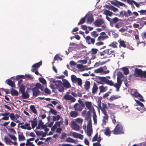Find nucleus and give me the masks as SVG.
<instances>
[{"mask_svg":"<svg viewBox=\"0 0 146 146\" xmlns=\"http://www.w3.org/2000/svg\"><path fill=\"white\" fill-rule=\"evenodd\" d=\"M123 128L122 125L120 124H117L112 132L114 134H118L123 133Z\"/></svg>","mask_w":146,"mask_h":146,"instance_id":"nucleus-1","label":"nucleus"},{"mask_svg":"<svg viewBox=\"0 0 146 146\" xmlns=\"http://www.w3.org/2000/svg\"><path fill=\"white\" fill-rule=\"evenodd\" d=\"M70 94L69 92H67L66 94L63 96V98L66 100H70L71 102H75L76 99L71 95H69Z\"/></svg>","mask_w":146,"mask_h":146,"instance_id":"nucleus-2","label":"nucleus"},{"mask_svg":"<svg viewBox=\"0 0 146 146\" xmlns=\"http://www.w3.org/2000/svg\"><path fill=\"white\" fill-rule=\"evenodd\" d=\"M143 71L141 69H139L137 68H136L135 70L134 76L136 77L140 76L141 77H143Z\"/></svg>","mask_w":146,"mask_h":146,"instance_id":"nucleus-3","label":"nucleus"},{"mask_svg":"<svg viewBox=\"0 0 146 146\" xmlns=\"http://www.w3.org/2000/svg\"><path fill=\"white\" fill-rule=\"evenodd\" d=\"M86 42L88 44H94L95 42V40L91 38L89 36H87L85 38Z\"/></svg>","mask_w":146,"mask_h":146,"instance_id":"nucleus-4","label":"nucleus"},{"mask_svg":"<svg viewBox=\"0 0 146 146\" xmlns=\"http://www.w3.org/2000/svg\"><path fill=\"white\" fill-rule=\"evenodd\" d=\"M110 2L112 5L118 7H119V5L121 6L125 5V4L123 3L118 1L117 0L110 1Z\"/></svg>","mask_w":146,"mask_h":146,"instance_id":"nucleus-5","label":"nucleus"},{"mask_svg":"<svg viewBox=\"0 0 146 146\" xmlns=\"http://www.w3.org/2000/svg\"><path fill=\"white\" fill-rule=\"evenodd\" d=\"M71 127L74 130L76 131H78L80 129V127L74 121L71 122Z\"/></svg>","mask_w":146,"mask_h":146,"instance_id":"nucleus-6","label":"nucleus"},{"mask_svg":"<svg viewBox=\"0 0 146 146\" xmlns=\"http://www.w3.org/2000/svg\"><path fill=\"white\" fill-rule=\"evenodd\" d=\"M94 23L96 27H100L102 24H104V22L103 19H99L96 20Z\"/></svg>","mask_w":146,"mask_h":146,"instance_id":"nucleus-7","label":"nucleus"},{"mask_svg":"<svg viewBox=\"0 0 146 146\" xmlns=\"http://www.w3.org/2000/svg\"><path fill=\"white\" fill-rule=\"evenodd\" d=\"M84 108L78 103L75 104L74 106V108L75 110L77 111H81Z\"/></svg>","mask_w":146,"mask_h":146,"instance_id":"nucleus-8","label":"nucleus"},{"mask_svg":"<svg viewBox=\"0 0 146 146\" xmlns=\"http://www.w3.org/2000/svg\"><path fill=\"white\" fill-rule=\"evenodd\" d=\"M72 135L74 138H79L80 139H82L83 138V135L80 134H78L75 132H72L71 133Z\"/></svg>","mask_w":146,"mask_h":146,"instance_id":"nucleus-9","label":"nucleus"},{"mask_svg":"<svg viewBox=\"0 0 146 146\" xmlns=\"http://www.w3.org/2000/svg\"><path fill=\"white\" fill-rule=\"evenodd\" d=\"M86 18H87V23L89 24H91L94 21L93 17L92 15H86L85 16Z\"/></svg>","mask_w":146,"mask_h":146,"instance_id":"nucleus-10","label":"nucleus"},{"mask_svg":"<svg viewBox=\"0 0 146 146\" xmlns=\"http://www.w3.org/2000/svg\"><path fill=\"white\" fill-rule=\"evenodd\" d=\"M35 139V138L34 137L27 139L25 143L26 146H35V145L33 144L32 142H30V141H33Z\"/></svg>","mask_w":146,"mask_h":146,"instance_id":"nucleus-11","label":"nucleus"},{"mask_svg":"<svg viewBox=\"0 0 146 146\" xmlns=\"http://www.w3.org/2000/svg\"><path fill=\"white\" fill-rule=\"evenodd\" d=\"M32 90L33 92V95L35 97L39 95L40 93L38 89L36 87L33 88Z\"/></svg>","mask_w":146,"mask_h":146,"instance_id":"nucleus-12","label":"nucleus"},{"mask_svg":"<svg viewBox=\"0 0 146 146\" xmlns=\"http://www.w3.org/2000/svg\"><path fill=\"white\" fill-rule=\"evenodd\" d=\"M84 105H85L86 108L89 110V111H91L92 106L91 102L89 101H86L85 102Z\"/></svg>","mask_w":146,"mask_h":146,"instance_id":"nucleus-13","label":"nucleus"},{"mask_svg":"<svg viewBox=\"0 0 146 146\" xmlns=\"http://www.w3.org/2000/svg\"><path fill=\"white\" fill-rule=\"evenodd\" d=\"M98 88L97 84L95 82H94L92 88V93L93 94H95L96 93L98 90Z\"/></svg>","mask_w":146,"mask_h":146,"instance_id":"nucleus-14","label":"nucleus"},{"mask_svg":"<svg viewBox=\"0 0 146 146\" xmlns=\"http://www.w3.org/2000/svg\"><path fill=\"white\" fill-rule=\"evenodd\" d=\"M90 81L86 80L85 82V84L84 85V88L87 92H89L90 88Z\"/></svg>","mask_w":146,"mask_h":146,"instance_id":"nucleus-15","label":"nucleus"},{"mask_svg":"<svg viewBox=\"0 0 146 146\" xmlns=\"http://www.w3.org/2000/svg\"><path fill=\"white\" fill-rule=\"evenodd\" d=\"M29 122H31L32 128L33 129L34 128L37 124L38 121L36 118H34L33 120H31L29 121Z\"/></svg>","mask_w":146,"mask_h":146,"instance_id":"nucleus-16","label":"nucleus"},{"mask_svg":"<svg viewBox=\"0 0 146 146\" xmlns=\"http://www.w3.org/2000/svg\"><path fill=\"white\" fill-rule=\"evenodd\" d=\"M108 108L107 104H106L103 103L102 104V108L100 106V109L102 113H107L106 111Z\"/></svg>","mask_w":146,"mask_h":146,"instance_id":"nucleus-17","label":"nucleus"},{"mask_svg":"<svg viewBox=\"0 0 146 146\" xmlns=\"http://www.w3.org/2000/svg\"><path fill=\"white\" fill-rule=\"evenodd\" d=\"M64 87H65L66 88H70L71 87V86L69 82L66 80L64 79V82L62 83Z\"/></svg>","mask_w":146,"mask_h":146,"instance_id":"nucleus-18","label":"nucleus"},{"mask_svg":"<svg viewBox=\"0 0 146 146\" xmlns=\"http://www.w3.org/2000/svg\"><path fill=\"white\" fill-rule=\"evenodd\" d=\"M108 87L107 86H104L102 85L99 87V89L100 90V93L104 92H106L108 90Z\"/></svg>","mask_w":146,"mask_h":146,"instance_id":"nucleus-19","label":"nucleus"},{"mask_svg":"<svg viewBox=\"0 0 146 146\" xmlns=\"http://www.w3.org/2000/svg\"><path fill=\"white\" fill-rule=\"evenodd\" d=\"M119 19L117 17H115L113 19H112L111 23L110 25L111 26H113L114 24L116 23L119 21Z\"/></svg>","mask_w":146,"mask_h":146,"instance_id":"nucleus-20","label":"nucleus"},{"mask_svg":"<svg viewBox=\"0 0 146 146\" xmlns=\"http://www.w3.org/2000/svg\"><path fill=\"white\" fill-rule=\"evenodd\" d=\"M103 113L104 115V116H103V121L104 124H106V121H107L108 120L109 118V116L107 113Z\"/></svg>","mask_w":146,"mask_h":146,"instance_id":"nucleus-21","label":"nucleus"},{"mask_svg":"<svg viewBox=\"0 0 146 146\" xmlns=\"http://www.w3.org/2000/svg\"><path fill=\"white\" fill-rule=\"evenodd\" d=\"M92 115L91 111H88L86 114L85 115V119L87 121L91 119Z\"/></svg>","mask_w":146,"mask_h":146,"instance_id":"nucleus-22","label":"nucleus"},{"mask_svg":"<svg viewBox=\"0 0 146 146\" xmlns=\"http://www.w3.org/2000/svg\"><path fill=\"white\" fill-rule=\"evenodd\" d=\"M11 93L12 96H17L18 95V92L17 90L12 88L11 90Z\"/></svg>","mask_w":146,"mask_h":146,"instance_id":"nucleus-23","label":"nucleus"},{"mask_svg":"<svg viewBox=\"0 0 146 146\" xmlns=\"http://www.w3.org/2000/svg\"><path fill=\"white\" fill-rule=\"evenodd\" d=\"M108 36L107 35L104 36H100L98 37L97 40L99 41H101L108 38Z\"/></svg>","mask_w":146,"mask_h":146,"instance_id":"nucleus-24","label":"nucleus"},{"mask_svg":"<svg viewBox=\"0 0 146 146\" xmlns=\"http://www.w3.org/2000/svg\"><path fill=\"white\" fill-rule=\"evenodd\" d=\"M70 116L72 117H76L78 115V113L76 110L71 111L70 113Z\"/></svg>","mask_w":146,"mask_h":146,"instance_id":"nucleus-25","label":"nucleus"},{"mask_svg":"<svg viewBox=\"0 0 146 146\" xmlns=\"http://www.w3.org/2000/svg\"><path fill=\"white\" fill-rule=\"evenodd\" d=\"M104 67H100L99 68L96 69L94 70V72L96 73H98L103 72L104 69H103Z\"/></svg>","mask_w":146,"mask_h":146,"instance_id":"nucleus-26","label":"nucleus"},{"mask_svg":"<svg viewBox=\"0 0 146 146\" xmlns=\"http://www.w3.org/2000/svg\"><path fill=\"white\" fill-rule=\"evenodd\" d=\"M92 132V127H87V134L89 137H90Z\"/></svg>","mask_w":146,"mask_h":146,"instance_id":"nucleus-27","label":"nucleus"},{"mask_svg":"<svg viewBox=\"0 0 146 146\" xmlns=\"http://www.w3.org/2000/svg\"><path fill=\"white\" fill-rule=\"evenodd\" d=\"M7 81V84L9 85L12 87H15V84L13 82L9 79H8Z\"/></svg>","mask_w":146,"mask_h":146,"instance_id":"nucleus-28","label":"nucleus"},{"mask_svg":"<svg viewBox=\"0 0 146 146\" xmlns=\"http://www.w3.org/2000/svg\"><path fill=\"white\" fill-rule=\"evenodd\" d=\"M91 36L94 39L97 37L99 35L98 34L97 31H94L91 32Z\"/></svg>","mask_w":146,"mask_h":146,"instance_id":"nucleus-29","label":"nucleus"},{"mask_svg":"<svg viewBox=\"0 0 146 146\" xmlns=\"http://www.w3.org/2000/svg\"><path fill=\"white\" fill-rule=\"evenodd\" d=\"M110 50L108 49L109 52L107 53V54L108 55L107 56H108L109 57H110L112 56H115V53L114 51L113 50H111L110 51Z\"/></svg>","mask_w":146,"mask_h":146,"instance_id":"nucleus-30","label":"nucleus"},{"mask_svg":"<svg viewBox=\"0 0 146 146\" xmlns=\"http://www.w3.org/2000/svg\"><path fill=\"white\" fill-rule=\"evenodd\" d=\"M52 82L53 83H55V85L56 86V88L58 87L59 86H60V85H61L62 84V81L61 80H53L52 81Z\"/></svg>","mask_w":146,"mask_h":146,"instance_id":"nucleus-31","label":"nucleus"},{"mask_svg":"<svg viewBox=\"0 0 146 146\" xmlns=\"http://www.w3.org/2000/svg\"><path fill=\"white\" fill-rule=\"evenodd\" d=\"M118 42L119 43V46L123 47V48H126V47L125 41L120 39L119 40Z\"/></svg>","mask_w":146,"mask_h":146,"instance_id":"nucleus-32","label":"nucleus"},{"mask_svg":"<svg viewBox=\"0 0 146 146\" xmlns=\"http://www.w3.org/2000/svg\"><path fill=\"white\" fill-rule=\"evenodd\" d=\"M78 78H77L76 76L74 75H72L71 76V80L72 83H76L77 82V80Z\"/></svg>","mask_w":146,"mask_h":146,"instance_id":"nucleus-33","label":"nucleus"},{"mask_svg":"<svg viewBox=\"0 0 146 146\" xmlns=\"http://www.w3.org/2000/svg\"><path fill=\"white\" fill-rule=\"evenodd\" d=\"M22 94V97L23 99H27L29 98V94L27 92H25L21 93Z\"/></svg>","mask_w":146,"mask_h":146,"instance_id":"nucleus-34","label":"nucleus"},{"mask_svg":"<svg viewBox=\"0 0 146 146\" xmlns=\"http://www.w3.org/2000/svg\"><path fill=\"white\" fill-rule=\"evenodd\" d=\"M124 16L126 17H128L132 15V12L129 10H128L127 12L126 11H124Z\"/></svg>","mask_w":146,"mask_h":146,"instance_id":"nucleus-35","label":"nucleus"},{"mask_svg":"<svg viewBox=\"0 0 146 146\" xmlns=\"http://www.w3.org/2000/svg\"><path fill=\"white\" fill-rule=\"evenodd\" d=\"M104 14L106 16L111 17L113 13L108 10H106L104 11Z\"/></svg>","mask_w":146,"mask_h":146,"instance_id":"nucleus-36","label":"nucleus"},{"mask_svg":"<svg viewBox=\"0 0 146 146\" xmlns=\"http://www.w3.org/2000/svg\"><path fill=\"white\" fill-rule=\"evenodd\" d=\"M30 109L32 112L36 114H37V111L35 108V107L33 105H31L30 106Z\"/></svg>","mask_w":146,"mask_h":146,"instance_id":"nucleus-37","label":"nucleus"},{"mask_svg":"<svg viewBox=\"0 0 146 146\" xmlns=\"http://www.w3.org/2000/svg\"><path fill=\"white\" fill-rule=\"evenodd\" d=\"M18 139L19 141H24L25 140V138L22 133L19 135Z\"/></svg>","mask_w":146,"mask_h":146,"instance_id":"nucleus-38","label":"nucleus"},{"mask_svg":"<svg viewBox=\"0 0 146 146\" xmlns=\"http://www.w3.org/2000/svg\"><path fill=\"white\" fill-rule=\"evenodd\" d=\"M42 65V63L41 61L38 63H36L33 65L32 66V67L38 68L40 66Z\"/></svg>","mask_w":146,"mask_h":146,"instance_id":"nucleus-39","label":"nucleus"},{"mask_svg":"<svg viewBox=\"0 0 146 146\" xmlns=\"http://www.w3.org/2000/svg\"><path fill=\"white\" fill-rule=\"evenodd\" d=\"M121 69L124 72V73L125 75H127L129 74V71L127 68L125 67H123Z\"/></svg>","mask_w":146,"mask_h":146,"instance_id":"nucleus-40","label":"nucleus"},{"mask_svg":"<svg viewBox=\"0 0 146 146\" xmlns=\"http://www.w3.org/2000/svg\"><path fill=\"white\" fill-rule=\"evenodd\" d=\"M118 43L115 42H113L111 43L109 45V46L113 48H117Z\"/></svg>","mask_w":146,"mask_h":146,"instance_id":"nucleus-41","label":"nucleus"},{"mask_svg":"<svg viewBox=\"0 0 146 146\" xmlns=\"http://www.w3.org/2000/svg\"><path fill=\"white\" fill-rule=\"evenodd\" d=\"M120 96H114L113 95L110 96L109 99V100L112 101L113 100L117 99L120 98Z\"/></svg>","mask_w":146,"mask_h":146,"instance_id":"nucleus-42","label":"nucleus"},{"mask_svg":"<svg viewBox=\"0 0 146 146\" xmlns=\"http://www.w3.org/2000/svg\"><path fill=\"white\" fill-rule=\"evenodd\" d=\"M56 88L58 89L59 91L60 92H63L64 91V88L62 84L58 87Z\"/></svg>","mask_w":146,"mask_h":146,"instance_id":"nucleus-43","label":"nucleus"},{"mask_svg":"<svg viewBox=\"0 0 146 146\" xmlns=\"http://www.w3.org/2000/svg\"><path fill=\"white\" fill-rule=\"evenodd\" d=\"M111 133V131H110L109 128H107L105 130L104 134L106 135L110 136V135Z\"/></svg>","mask_w":146,"mask_h":146,"instance_id":"nucleus-44","label":"nucleus"},{"mask_svg":"<svg viewBox=\"0 0 146 146\" xmlns=\"http://www.w3.org/2000/svg\"><path fill=\"white\" fill-rule=\"evenodd\" d=\"M133 95L135 98H142L143 96L137 92H135Z\"/></svg>","mask_w":146,"mask_h":146,"instance_id":"nucleus-45","label":"nucleus"},{"mask_svg":"<svg viewBox=\"0 0 146 146\" xmlns=\"http://www.w3.org/2000/svg\"><path fill=\"white\" fill-rule=\"evenodd\" d=\"M98 79H99L101 82H105V83H106L108 79H107L106 77L100 76H98Z\"/></svg>","mask_w":146,"mask_h":146,"instance_id":"nucleus-46","label":"nucleus"},{"mask_svg":"<svg viewBox=\"0 0 146 146\" xmlns=\"http://www.w3.org/2000/svg\"><path fill=\"white\" fill-rule=\"evenodd\" d=\"M137 103L136 106H139L142 108H144V106L143 103L139 101L138 100H135Z\"/></svg>","mask_w":146,"mask_h":146,"instance_id":"nucleus-47","label":"nucleus"},{"mask_svg":"<svg viewBox=\"0 0 146 146\" xmlns=\"http://www.w3.org/2000/svg\"><path fill=\"white\" fill-rule=\"evenodd\" d=\"M60 118V116L58 115L56 116H53L52 117V120L53 121H55L56 120L58 121Z\"/></svg>","mask_w":146,"mask_h":146,"instance_id":"nucleus-48","label":"nucleus"},{"mask_svg":"<svg viewBox=\"0 0 146 146\" xmlns=\"http://www.w3.org/2000/svg\"><path fill=\"white\" fill-rule=\"evenodd\" d=\"M86 16L82 18L80 20V22L78 23V25L82 24L84 23L86 21Z\"/></svg>","mask_w":146,"mask_h":146,"instance_id":"nucleus-49","label":"nucleus"},{"mask_svg":"<svg viewBox=\"0 0 146 146\" xmlns=\"http://www.w3.org/2000/svg\"><path fill=\"white\" fill-rule=\"evenodd\" d=\"M109 52H108V49H107L104 50V51H103L102 52H100V55L101 56H104L106 54H107V53Z\"/></svg>","mask_w":146,"mask_h":146,"instance_id":"nucleus-50","label":"nucleus"},{"mask_svg":"<svg viewBox=\"0 0 146 146\" xmlns=\"http://www.w3.org/2000/svg\"><path fill=\"white\" fill-rule=\"evenodd\" d=\"M77 82L78 85L80 86H82V81L80 78H78V79L77 80Z\"/></svg>","mask_w":146,"mask_h":146,"instance_id":"nucleus-51","label":"nucleus"},{"mask_svg":"<svg viewBox=\"0 0 146 146\" xmlns=\"http://www.w3.org/2000/svg\"><path fill=\"white\" fill-rule=\"evenodd\" d=\"M66 141L68 142L71 143H74L75 141L74 139L70 137H68L67 138Z\"/></svg>","mask_w":146,"mask_h":146,"instance_id":"nucleus-52","label":"nucleus"},{"mask_svg":"<svg viewBox=\"0 0 146 146\" xmlns=\"http://www.w3.org/2000/svg\"><path fill=\"white\" fill-rule=\"evenodd\" d=\"M106 83L110 86H112L113 85V82L111 80H110L108 79H107Z\"/></svg>","mask_w":146,"mask_h":146,"instance_id":"nucleus-53","label":"nucleus"},{"mask_svg":"<svg viewBox=\"0 0 146 146\" xmlns=\"http://www.w3.org/2000/svg\"><path fill=\"white\" fill-rule=\"evenodd\" d=\"M39 79L40 82L42 84H46V80L44 78H39Z\"/></svg>","mask_w":146,"mask_h":146,"instance_id":"nucleus-54","label":"nucleus"},{"mask_svg":"<svg viewBox=\"0 0 146 146\" xmlns=\"http://www.w3.org/2000/svg\"><path fill=\"white\" fill-rule=\"evenodd\" d=\"M25 89L24 86L23 85H22L19 88V92H20L21 93H22L25 92Z\"/></svg>","mask_w":146,"mask_h":146,"instance_id":"nucleus-55","label":"nucleus"},{"mask_svg":"<svg viewBox=\"0 0 146 146\" xmlns=\"http://www.w3.org/2000/svg\"><path fill=\"white\" fill-rule=\"evenodd\" d=\"M49 113H51L55 115H56L57 113V111L52 108H50V110L49 111Z\"/></svg>","mask_w":146,"mask_h":146,"instance_id":"nucleus-56","label":"nucleus"},{"mask_svg":"<svg viewBox=\"0 0 146 146\" xmlns=\"http://www.w3.org/2000/svg\"><path fill=\"white\" fill-rule=\"evenodd\" d=\"M9 117H10L11 120L15 121L14 119H15L16 117L14 114L13 113H12L9 115Z\"/></svg>","mask_w":146,"mask_h":146,"instance_id":"nucleus-57","label":"nucleus"},{"mask_svg":"<svg viewBox=\"0 0 146 146\" xmlns=\"http://www.w3.org/2000/svg\"><path fill=\"white\" fill-rule=\"evenodd\" d=\"M59 59L60 60H62V58L59 56V55L58 54H56L54 57V60H56Z\"/></svg>","mask_w":146,"mask_h":146,"instance_id":"nucleus-58","label":"nucleus"},{"mask_svg":"<svg viewBox=\"0 0 146 146\" xmlns=\"http://www.w3.org/2000/svg\"><path fill=\"white\" fill-rule=\"evenodd\" d=\"M106 62H102L101 64H99V63H98V62H96L95 63L94 66L95 67H97L100 65H102L105 64Z\"/></svg>","mask_w":146,"mask_h":146,"instance_id":"nucleus-59","label":"nucleus"},{"mask_svg":"<svg viewBox=\"0 0 146 146\" xmlns=\"http://www.w3.org/2000/svg\"><path fill=\"white\" fill-rule=\"evenodd\" d=\"M67 137V134L65 133H63L61 136L60 137V138L61 139H64L66 137Z\"/></svg>","mask_w":146,"mask_h":146,"instance_id":"nucleus-60","label":"nucleus"},{"mask_svg":"<svg viewBox=\"0 0 146 146\" xmlns=\"http://www.w3.org/2000/svg\"><path fill=\"white\" fill-rule=\"evenodd\" d=\"M113 86L117 88V91H118L119 90V89L121 86L117 83H115L114 84H113Z\"/></svg>","mask_w":146,"mask_h":146,"instance_id":"nucleus-61","label":"nucleus"},{"mask_svg":"<svg viewBox=\"0 0 146 146\" xmlns=\"http://www.w3.org/2000/svg\"><path fill=\"white\" fill-rule=\"evenodd\" d=\"M25 126L27 127L26 129L29 130L31 129V127L30 126V124L29 123H25Z\"/></svg>","mask_w":146,"mask_h":146,"instance_id":"nucleus-62","label":"nucleus"},{"mask_svg":"<svg viewBox=\"0 0 146 146\" xmlns=\"http://www.w3.org/2000/svg\"><path fill=\"white\" fill-rule=\"evenodd\" d=\"M8 135L12 140L14 141L16 140L17 138L15 135L10 134H9Z\"/></svg>","mask_w":146,"mask_h":146,"instance_id":"nucleus-63","label":"nucleus"},{"mask_svg":"<svg viewBox=\"0 0 146 146\" xmlns=\"http://www.w3.org/2000/svg\"><path fill=\"white\" fill-rule=\"evenodd\" d=\"M117 75L118 76L117 78H122L123 76V74H122V72H118L117 74Z\"/></svg>","mask_w":146,"mask_h":146,"instance_id":"nucleus-64","label":"nucleus"}]
</instances>
